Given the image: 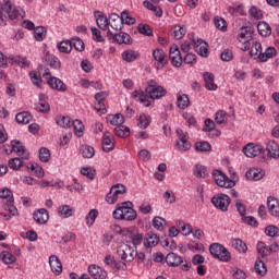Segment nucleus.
<instances>
[{
  "mask_svg": "<svg viewBox=\"0 0 279 279\" xmlns=\"http://www.w3.org/2000/svg\"><path fill=\"white\" fill-rule=\"evenodd\" d=\"M178 141L177 147L179 151H189L191 149V142H189V133L184 132L182 129H177L175 131Z\"/></svg>",
  "mask_w": 279,
  "mask_h": 279,
  "instance_id": "obj_9",
  "label": "nucleus"
},
{
  "mask_svg": "<svg viewBox=\"0 0 279 279\" xmlns=\"http://www.w3.org/2000/svg\"><path fill=\"white\" fill-rule=\"evenodd\" d=\"M146 93L143 92V89H135L132 93V97L135 101H140V104H143L146 108H149L151 106V101L155 99H162L165 95H167V89L165 87L158 85L156 81L150 80L148 81V86L146 87Z\"/></svg>",
  "mask_w": 279,
  "mask_h": 279,
  "instance_id": "obj_1",
  "label": "nucleus"
},
{
  "mask_svg": "<svg viewBox=\"0 0 279 279\" xmlns=\"http://www.w3.org/2000/svg\"><path fill=\"white\" fill-rule=\"evenodd\" d=\"M82 156L83 158H93L95 156V148L89 145L83 146Z\"/></svg>",
  "mask_w": 279,
  "mask_h": 279,
  "instance_id": "obj_62",
  "label": "nucleus"
},
{
  "mask_svg": "<svg viewBox=\"0 0 279 279\" xmlns=\"http://www.w3.org/2000/svg\"><path fill=\"white\" fill-rule=\"evenodd\" d=\"M265 234H267V236H279V229L276 226H268L265 229Z\"/></svg>",
  "mask_w": 279,
  "mask_h": 279,
  "instance_id": "obj_64",
  "label": "nucleus"
},
{
  "mask_svg": "<svg viewBox=\"0 0 279 279\" xmlns=\"http://www.w3.org/2000/svg\"><path fill=\"white\" fill-rule=\"evenodd\" d=\"M114 134L120 138H128V136H130V128L120 124L114 129Z\"/></svg>",
  "mask_w": 279,
  "mask_h": 279,
  "instance_id": "obj_46",
  "label": "nucleus"
},
{
  "mask_svg": "<svg viewBox=\"0 0 279 279\" xmlns=\"http://www.w3.org/2000/svg\"><path fill=\"white\" fill-rule=\"evenodd\" d=\"M166 263L169 265V267H178L179 265H182L183 259L175 253H169L166 256Z\"/></svg>",
  "mask_w": 279,
  "mask_h": 279,
  "instance_id": "obj_30",
  "label": "nucleus"
},
{
  "mask_svg": "<svg viewBox=\"0 0 279 279\" xmlns=\"http://www.w3.org/2000/svg\"><path fill=\"white\" fill-rule=\"evenodd\" d=\"M211 204H214L219 210H222V213H226V210H228V206H230V196L218 194L211 198Z\"/></svg>",
  "mask_w": 279,
  "mask_h": 279,
  "instance_id": "obj_12",
  "label": "nucleus"
},
{
  "mask_svg": "<svg viewBox=\"0 0 279 279\" xmlns=\"http://www.w3.org/2000/svg\"><path fill=\"white\" fill-rule=\"evenodd\" d=\"M109 26L112 29H116V32H119L120 29H123L122 15L119 16V14H117V13H111L109 15Z\"/></svg>",
  "mask_w": 279,
  "mask_h": 279,
  "instance_id": "obj_21",
  "label": "nucleus"
},
{
  "mask_svg": "<svg viewBox=\"0 0 279 279\" xmlns=\"http://www.w3.org/2000/svg\"><path fill=\"white\" fill-rule=\"evenodd\" d=\"M169 59L172 66H182V53L180 52V48H178L177 45L170 47Z\"/></svg>",
  "mask_w": 279,
  "mask_h": 279,
  "instance_id": "obj_14",
  "label": "nucleus"
},
{
  "mask_svg": "<svg viewBox=\"0 0 279 279\" xmlns=\"http://www.w3.org/2000/svg\"><path fill=\"white\" fill-rule=\"evenodd\" d=\"M133 206L134 204H132V202L118 204L116 210L112 213L113 219H117L118 221H134L137 214Z\"/></svg>",
  "mask_w": 279,
  "mask_h": 279,
  "instance_id": "obj_3",
  "label": "nucleus"
},
{
  "mask_svg": "<svg viewBox=\"0 0 279 279\" xmlns=\"http://www.w3.org/2000/svg\"><path fill=\"white\" fill-rule=\"evenodd\" d=\"M137 29L143 36H154V31L148 24H140Z\"/></svg>",
  "mask_w": 279,
  "mask_h": 279,
  "instance_id": "obj_59",
  "label": "nucleus"
},
{
  "mask_svg": "<svg viewBox=\"0 0 279 279\" xmlns=\"http://www.w3.org/2000/svg\"><path fill=\"white\" fill-rule=\"evenodd\" d=\"M255 271L258 276H265V274H267V266L265 265V262L257 259L255 262Z\"/></svg>",
  "mask_w": 279,
  "mask_h": 279,
  "instance_id": "obj_52",
  "label": "nucleus"
},
{
  "mask_svg": "<svg viewBox=\"0 0 279 279\" xmlns=\"http://www.w3.org/2000/svg\"><path fill=\"white\" fill-rule=\"evenodd\" d=\"M57 49L60 53H71L73 50V44L70 40L61 41L57 45Z\"/></svg>",
  "mask_w": 279,
  "mask_h": 279,
  "instance_id": "obj_43",
  "label": "nucleus"
},
{
  "mask_svg": "<svg viewBox=\"0 0 279 279\" xmlns=\"http://www.w3.org/2000/svg\"><path fill=\"white\" fill-rule=\"evenodd\" d=\"M245 175L247 180L258 182V180H263V178H265V172L260 168H251Z\"/></svg>",
  "mask_w": 279,
  "mask_h": 279,
  "instance_id": "obj_24",
  "label": "nucleus"
},
{
  "mask_svg": "<svg viewBox=\"0 0 279 279\" xmlns=\"http://www.w3.org/2000/svg\"><path fill=\"white\" fill-rule=\"evenodd\" d=\"M143 5H144V8H147V10H150L151 12H154V14H155V16H157V19H160L162 16V9H160V7L154 5V3H151L148 0H145Z\"/></svg>",
  "mask_w": 279,
  "mask_h": 279,
  "instance_id": "obj_42",
  "label": "nucleus"
},
{
  "mask_svg": "<svg viewBox=\"0 0 279 279\" xmlns=\"http://www.w3.org/2000/svg\"><path fill=\"white\" fill-rule=\"evenodd\" d=\"M209 252L214 258H217V260H220L221 263H230L232 259L230 251L219 243L210 244Z\"/></svg>",
  "mask_w": 279,
  "mask_h": 279,
  "instance_id": "obj_4",
  "label": "nucleus"
},
{
  "mask_svg": "<svg viewBox=\"0 0 279 279\" xmlns=\"http://www.w3.org/2000/svg\"><path fill=\"white\" fill-rule=\"evenodd\" d=\"M51 73L49 70H46L44 77H47V84L52 88L53 90H59V93H64L66 92V84L62 82V80L56 77V76H50Z\"/></svg>",
  "mask_w": 279,
  "mask_h": 279,
  "instance_id": "obj_8",
  "label": "nucleus"
},
{
  "mask_svg": "<svg viewBox=\"0 0 279 279\" xmlns=\"http://www.w3.org/2000/svg\"><path fill=\"white\" fill-rule=\"evenodd\" d=\"M98 216H99V211H97V209H92L86 216L87 226H93Z\"/></svg>",
  "mask_w": 279,
  "mask_h": 279,
  "instance_id": "obj_60",
  "label": "nucleus"
},
{
  "mask_svg": "<svg viewBox=\"0 0 279 279\" xmlns=\"http://www.w3.org/2000/svg\"><path fill=\"white\" fill-rule=\"evenodd\" d=\"M116 144L114 135L110 132H105L101 140L102 150L108 154L114 149Z\"/></svg>",
  "mask_w": 279,
  "mask_h": 279,
  "instance_id": "obj_15",
  "label": "nucleus"
},
{
  "mask_svg": "<svg viewBox=\"0 0 279 279\" xmlns=\"http://www.w3.org/2000/svg\"><path fill=\"white\" fill-rule=\"evenodd\" d=\"M49 265H50L51 271H52V274H54V276H60V274H62V263L60 262L58 256L50 255Z\"/></svg>",
  "mask_w": 279,
  "mask_h": 279,
  "instance_id": "obj_23",
  "label": "nucleus"
},
{
  "mask_svg": "<svg viewBox=\"0 0 279 279\" xmlns=\"http://www.w3.org/2000/svg\"><path fill=\"white\" fill-rule=\"evenodd\" d=\"M57 125H60V128L69 129L71 128L72 121L70 117L59 116L56 118Z\"/></svg>",
  "mask_w": 279,
  "mask_h": 279,
  "instance_id": "obj_48",
  "label": "nucleus"
},
{
  "mask_svg": "<svg viewBox=\"0 0 279 279\" xmlns=\"http://www.w3.org/2000/svg\"><path fill=\"white\" fill-rule=\"evenodd\" d=\"M257 31L260 36H271V26H269L267 22H259L257 24Z\"/></svg>",
  "mask_w": 279,
  "mask_h": 279,
  "instance_id": "obj_44",
  "label": "nucleus"
},
{
  "mask_svg": "<svg viewBox=\"0 0 279 279\" xmlns=\"http://www.w3.org/2000/svg\"><path fill=\"white\" fill-rule=\"evenodd\" d=\"M118 256L121 258L122 263H132L136 254H134L132 247L128 246V244H123L118 247Z\"/></svg>",
  "mask_w": 279,
  "mask_h": 279,
  "instance_id": "obj_11",
  "label": "nucleus"
},
{
  "mask_svg": "<svg viewBox=\"0 0 279 279\" xmlns=\"http://www.w3.org/2000/svg\"><path fill=\"white\" fill-rule=\"evenodd\" d=\"M11 145H12L13 151H15V154H17V156H20V158H22L23 160H29V151H27V149H25V146H23V144H21V142L12 141Z\"/></svg>",
  "mask_w": 279,
  "mask_h": 279,
  "instance_id": "obj_18",
  "label": "nucleus"
},
{
  "mask_svg": "<svg viewBox=\"0 0 279 279\" xmlns=\"http://www.w3.org/2000/svg\"><path fill=\"white\" fill-rule=\"evenodd\" d=\"M95 19H96V23H97V26L99 27V29H102L104 32H108V29L110 27L109 17L106 16L104 13L96 11Z\"/></svg>",
  "mask_w": 279,
  "mask_h": 279,
  "instance_id": "obj_19",
  "label": "nucleus"
},
{
  "mask_svg": "<svg viewBox=\"0 0 279 279\" xmlns=\"http://www.w3.org/2000/svg\"><path fill=\"white\" fill-rule=\"evenodd\" d=\"M214 24L217 29H220V32H226L228 29V23L222 17H215Z\"/></svg>",
  "mask_w": 279,
  "mask_h": 279,
  "instance_id": "obj_53",
  "label": "nucleus"
},
{
  "mask_svg": "<svg viewBox=\"0 0 279 279\" xmlns=\"http://www.w3.org/2000/svg\"><path fill=\"white\" fill-rule=\"evenodd\" d=\"M73 213H75V209L69 205H62L58 208V215L62 219H69V217H73Z\"/></svg>",
  "mask_w": 279,
  "mask_h": 279,
  "instance_id": "obj_32",
  "label": "nucleus"
},
{
  "mask_svg": "<svg viewBox=\"0 0 279 279\" xmlns=\"http://www.w3.org/2000/svg\"><path fill=\"white\" fill-rule=\"evenodd\" d=\"M263 145L250 143L244 146L243 154H245L247 158H256V156H260V154H263Z\"/></svg>",
  "mask_w": 279,
  "mask_h": 279,
  "instance_id": "obj_13",
  "label": "nucleus"
},
{
  "mask_svg": "<svg viewBox=\"0 0 279 279\" xmlns=\"http://www.w3.org/2000/svg\"><path fill=\"white\" fill-rule=\"evenodd\" d=\"M107 123H110V125H117L118 128L120 125H123L124 123V118L123 114L117 113V114H108L106 117Z\"/></svg>",
  "mask_w": 279,
  "mask_h": 279,
  "instance_id": "obj_31",
  "label": "nucleus"
},
{
  "mask_svg": "<svg viewBox=\"0 0 279 279\" xmlns=\"http://www.w3.org/2000/svg\"><path fill=\"white\" fill-rule=\"evenodd\" d=\"M32 113L27 111L20 112L15 116V121L21 123L22 125H27V123H32Z\"/></svg>",
  "mask_w": 279,
  "mask_h": 279,
  "instance_id": "obj_36",
  "label": "nucleus"
},
{
  "mask_svg": "<svg viewBox=\"0 0 279 279\" xmlns=\"http://www.w3.org/2000/svg\"><path fill=\"white\" fill-rule=\"evenodd\" d=\"M34 36L35 39L38 40V43H41V40H45V36H47V28L44 26H38L34 28Z\"/></svg>",
  "mask_w": 279,
  "mask_h": 279,
  "instance_id": "obj_49",
  "label": "nucleus"
},
{
  "mask_svg": "<svg viewBox=\"0 0 279 279\" xmlns=\"http://www.w3.org/2000/svg\"><path fill=\"white\" fill-rule=\"evenodd\" d=\"M196 151H210L211 146L208 142H197L195 144Z\"/></svg>",
  "mask_w": 279,
  "mask_h": 279,
  "instance_id": "obj_63",
  "label": "nucleus"
},
{
  "mask_svg": "<svg viewBox=\"0 0 279 279\" xmlns=\"http://www.w3.org/2000/svg\"><path fill=\"white\" fill-rule=\"evenodd\" d=\"M88 274L93 279H106L108 278V271L101 266L92 264L88 266Z\"/></svg>",
  "mask_w": 279,
  "mask_h": 279,
  "instance_id": "obj_16",
  "label": "nucleus"
},
{
  "mask_svg": "<svg viewBox=\"0 0 279 279\" xmlns=\"http://www.w3.org/2000/svg\"><path fill=\"white\" fill-rule=\"evenodd\" d=\"M276 48L268 47L265 52L259 53V62H267V60H271V58H276Z\"/></svg>",
  "mask_w": 279,
  "mask_h": 279,
  "instance_id": "obj_37",
  "label": "nucleus"
},
{
  "mask_svg": "<svg viewBox=\"0 0 279 279\" xmlns=\"http://www.w3.org/2000/svg\"><path fill=\"white\" fill-rule=\"evenodd\" d=\"M141 58V54L134 50H125L122 52V60L124 62H134Z\"/></svg>",
  "mask_w": 279,
  "mask_h": 279,
  "instance_id": "obj_38",
  "label": "nucleus"
},
{
  "mask_svg": "<svg viewBox=\"0 0 279 279\" xmlns=\"http://www.w3.org/2000/svg\"><path fill=\"white\" fill-rule=\"evenodd\" d=\"M104 263L107 267H110L114 274H117V271H125L128 269L125 262L117 260L112 255H107Z\"/></svg>",
  "mask_w": 279,
  "mask_h": 279,
  "instance_id": "obj_10",
  "label": "nucleus"
},
{
  "mask_svg": "<svg viewBox=\"0 0 279 279\" xmlns=\"http://www.w3.org/2000/svg\"><path fill=\"white\" fill-rule=\"evenodd\" d=\"M149 123H151V118H149V116H146V114L140 116L138 128H141L142 130H147V128H149Z\"/></svg>",
  "mask_w": 279,
  "mask_h": 279,
  "instance_id": "obj_54",
  "label": "nucleus"
},
{
  "mask_svg": "<svg viewBox=\"0 0 279 279\" xmlns=\"http://www.w3.org/2000/svg\"><path fill=\"white\" fill-rule=\"evenodd\" d=\"M215 121H216V123H218V125H223V123H226V121H228L226 111H223V110L217 111L215 114Z\"/></svg>",
  "mask_w": 279,
  "mask_h": 279,
  "instance_id": "obj_58",
  "label": "nucleus"
},
{
  "mask_svg": "<svg viewBox=\"0 0 279 279\" xmlns=\"http://www.w3.org/2000/svg\"><path fill=\"white\" fill-rule=\"evenodd\" d=\"M267 206L272 217H279V201L274 196L267 198Z\"/></svg>",
  "mask_w": 279,
  "mask_h": 279,
  "instance_id": "obj_25",
  "label": "nucleus"
},
{
  "mask_svg": "<svg viewBox=\"0 0 279 279\" xmlns=\"http://www.w3.org/2000/svg\"><path fill=\"white\" fill-rule=\"evenodd\" d=\"M160 243V238L154 232H148L145 236L144 245L147 248L156 247Z\"/></svg>",
  "mask_w": 279,
  "mask_h": 279,
  "instance_id": "obj_27",
  "label": "nucleus"
},
{
  "mask_svg": "<svg viewBox=\"0 0 279 279\" xmlns=\"http://www.w3.org/2000/svg\"><path fill=\"white\" fill-rule=\"evenodd\" d=\"M172 32H173V37L177 40H181V38H184V36L186 35V27L182 25H175Z\"/></svg>",
  "mask_w": 279,
  "mask_h": 279,
  "instance_id": "obj_47",
  "label": "nucleus"
},
{
  "mask_svg": "<svg viewBox=\"0 0 279 279\" xmlns=\"http://www.w3.org/2000/svg\"><path fill=\"white\" fill-rule=\"evenodd\" d=\"M39 160L41 162H49V160H51V151H49L48 148H40L39 149Z\"/></svg>",
  "mask_w": 279,
  "mask_h": 279,
  "instance_id": "obj_57",
  "label": "nucleus"
},
{
  "mask_svg": "<svg viewBox=\"0 0 279 279\" xmlns=\"http://www.w3.org/2000/svg\"><path fill=\"white\" fill-rule=\"evenodd\" d=\"M33 219L36 221V223L45 225L49 221V211L41 208L33 215Z\"/></svg>",
  "mask_w": 279,
  "mask_h": 279,
  "instance_id": "obj_26",
  "label": "nucleus"
},
{
  "mask_svg": "<svg viewBox=\"0 0 279 279\" xmlns=\"http://www.w3.org/2000/svg\"><path fill=\"white\" fill-rule=\"evenodd\" d=\"M114 41L118 43V45H131L132 37L130 34L121 32L114 35Z\"/></svg>",
  "mask_w": 279,
  "mask_h": 279,
  "instance_id": "obj_34",
  "label": "nucleus"
},
{
  "mask_svg": "<svg viewBox=\"0 0 279 279\" xmlns=\"http://www.w3.org/2000/svg\"><path fill=\"white\" fill-rule=\"evenodd\" d=\"M266 150H267L268 158H274L275 160H278L279 145H278V143H276V141H268Z\"/></svg>",
  "mask_w": 279,
  "mask_h": 279,
  "instance_id": "obj_22",
  "label": "nucleus"
},
{
  "mask_svg": "<svg viewBox=\"0 0 279 279\" xmlns=\"http://www.w3.org/2000/svg\"><path fill=\"white\" fill-rule=\"evenodd\" d=\"M238 47L242 51H250V56L252 58H256L259 60L260 53H263V45L260 41H254L252 38V29L250 27H242L238 34Z\"/></svg>",
  "mask_w": 279,
  "mask_h": 279,
  "instance_id": "obj_2",
  "label": "nucleus"
},
{
  "mask_svg": "<svg viewBox=\"0 0 279 279\" xmlns=\"http://www.w3.org/2000/svg\"><path fill=\"white\" fill-rule=\"evenodd\" d=\"M0 258L4 265H12L13 263H16V256L8 251H2L0 253Z\"/></svg>",
  "mask_w": 279,
  "mask_h": 279,
  "instance_id": "obj_40",
  "label": "nucleus"
},
{
  "mask_svg": "<svg viewBox=\"0 0 279 279\" xmlns=\"http://www.w3.org/2000/svg\"><path fill=\"white\" fill-rule=\"evenodd\" d=\"M177 228H179V232L183 234V236H189L193 234V226L185 223L184 221H177Z\"/></svg>",
  "mask_w": 279,
  "mask_h": 279,
  "instance_id": "obj_35",
  "label": "nucleus"
},
{
  "mask_svg": "<svg viewBox=\"0 0 279 279\" xmlns=\"http://www.w3.org/2000/svg\"><path fill=\"white\" fill-rule=\"evenodd\" d=\"M213 179L215 180L217 186L221 189H233L236 185L234 180H230L226 173L221 172L220 170H215L213 172Z\"/></svg>",
  "mask_w": 279,
  "mask_h": 279,
  "instance_id": "obj_6",
  "label": "nucleus"
},
{
  "mask_svg": "<svg viewBox=\"0 0 279 279\" xmlns=\"http://www.w3.org/2000/svg\"><path fill=\"white\" fill-rule=\"evenodd\" d=\"M4 209L8 210V213H10V215L13 217L19 215V209H16V206H14V198H10L8 202H5Z\"/></svg>",
  "mask_w": 279,
  "mask_h": 279,
  "instance_id": "obj_50",
  "label": "nucleus"
},
{
  "mask_svg": "<svg viewBox=\"0 0 279 279\" xmlns=\"http://www.w3.org/2000/svg\"><path fill=\"white\" fill-rule=\"evenodd\" d=\"M228 12L231 14V16H234V14H243V3H236L232 7H229Z\"/></svg>",
  "mask_w": 279,
  "mask_h": 279,
  "instance_id": "obj_61",
  "label": "nucleus"
},
{
  "mask_svg": "<svg viewBox=\"0 0 279 279\" xmlns=\"http://www.w3.org/2000/svg\"><path fill=\"white\" fill-rule=\"evenodd\" d=\"M153 60L154 66H156V69H165V66L169 64L167 52L160 48L153 50Z\"/></svg>",
  "mask_w": 279,
  "mask_h": 279,
  "instance_id": "obj_7",
  "label": "nucleus"
},
{
  "mask_svg": "<svg viewBox=\"0 0 279 279\" xmlns=\"http://www.w3.org/2000/svg\"><path fill=\"white\" fill-rule=\"evenodd\" d=\"M194 49L198 56H202V58H208L210 53L208 50V43L204 41V39L194 40Z\"/></svg>",
  "mask_w": 279,
  "mask_h": 279,
  "instance_id": "obj_17",
  "label": "nucleus"
},
{
  "mask_svg": "<svg viewBox=\"0 0 279 279\" xmlns=\"http://www.w3.org/2000/svg\"><path fill=\"white\" fill-rule=\"evenodd\" d=\"M191 106V99H189V95L186 94H178L177 95V107L180 110H186Z\"/></svg>",
  "mask_w": 279,
  "mask_h": 279,
  "instance_id": "obj_28",
  "label": "nucleus"
},
{
  "mask_svg": "<svg viewBox=\"0 0 279 279\" xmlns=\"http://www.w3.org/2000/svg\"><path fill=\"white\" fill-rule=\"evenodd\" d=\"M45 60H46V62H48V64H49V66H51V69H60L62 66L60 59L53 54L46 53Z\"/></svg>",
  "mask_w": 279,
  "mask_h": 279,
  "instance_id": "obj_39",
  "label": "nucleus"
},
{
  "mask_svg": "<svg viewBox=\"0 0 279 279\" xmlns=\"http://www.w3.org/2000/svg\"><path fill=\"white\" fill-rule=\"evenodd\" d=\"M1 12H7L9 19L14 21V19H19V16L23 14V9L14 5L12 0H3L2 2L0 1V13Z\"/></svg>",
  "mask_w": 279,
  "mask_h": 279,
  "instance_id": "obj_5",
  "label": "nucleus"
},
{
  "mask_svg": "<svg viewBox=\"0 0 279 279\" xmlns=\"http://www.w3.org/2000/svg\"><path fill=\"white\" fill-rule=\"evenodd\" d=\"M193 173L195 178H208V168L197 163L193 169Z\"/></svg>",
  "mask_w": 279,
  "mask_h": 279,
  "instance_id": "obj_41",
  "label": "nucleus"
},
{
  "mask_svg": "<svg viewBox=\"0 0 279 279\" xmlns=\"http://www.w3.org/2000/svg\"><path fill=\"white\" fill-rule=\"evenodd\" d=\"M47 96L45 94L39 95V102L36 107L37 112H49L51 108L49 107V102H47Z\"/></svg>",
  "mask_w": 279,
  "mask_h": 279,
  "instance_id": "obj_33",
  "label": "nucleus"
},
{
  "mask_svg": "<svg viewBox=\"0 0 279 279\" xmlns=\"http://www.w3.org/2000/svg\"><path fill=\"white\" fill-rule=\"evenodd\" d=\"M108 93L106 92H99L95 95V99L97 101L95 110H97V112H106V104L104 101H106Z\"/></svg>",
  "mask_w": 279,
  "mask_h": 279,
  "instance_id": "obj_20",
  "label": "nucleus"
},
{
  "mask_svg": "<svg viewBox=\"0 0 279 279\" xmlns=\"http://www.w3.org/2000/svg\"><path fill=\"white\" fill-rule=\"evenodd\" d=\"M233 246L235 247V250H238V252H241L242 254H245V252H247V244H245V242H243V240L241 239L233 240Z\"/></svg>",
  "mask_w": 279,
  "mask_h": 279,
  "instance_id": "obj_56",
  "label": "nucleus"
},
{
  "mask_svg": "<svg viewBox=\"0 0 279 279\" xmlns=\"http://www.w3.org/2000/svg\"><path fill=\"white\" fill-rule=\"evenodd\" d=\"M205 87L207 90H217V84H215V74L210 72H205L204 75Z\"/></svg>",
  "mask_w": 279,
  "mask_h": 279,
  "instance_id": "obj_29",
  "label": "nucleus"
},
{
  "mask_svg": "<svg viewBox=\"0 0 279 279\" xmlns=\"http://www.w3.org/2000/svg\"><path fill=\"white\" fill-rule=\"evenodd\" d=\"M110 191L111 193H113V195H116V198L119 199V196L124 195L125 193V185L118 183L116 185H112Z\"/></svg>",
  "mask_w": 279,
  "mask_h": 279,
  "instance_id": "obj_55",
  "label": "nucleus"
},
{
  "mask_svg": "<svg viewBox=\"0 0 279 279\" xmlns=\"http://www.w3.org/2000/svg\"><path fill=\"white\" fill-rule=\"evenodd\" d=\"M165 223H167V220H165L162 217L156 216L153 219V228L159 230L160 232L165 230Z\"/></svg>",
  "mask_w": 279,
  "mask_h": 279,
  "instance_id": "obj_51",
  "label": "nucleus"
},
{
  "mask_svg": "<svg viewBox=\"0 0 279 279\" xmlns=\"http://www.w3.org/2000/svg\"><path fill=\"white\" fill-rule=\"evenodd\" d=\"M71 125L76 136L78 137L84 136V123H82L81 120H74Z\"/></svg>",
  "mask_w": 279,
  "mask_h": 279,
  "instance_id": "obj_45",
  "label": "nucleus"
}]
</instances>
